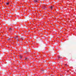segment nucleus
Returning <instances> with one entry per match:
<instances>
[{
  "instance_id": "13",
  "label": "nucleus",
  "mask_w": 76,
  "mask_h": 76,
  "mask_svg": "<svg viewBox=\"0 0 76 76\" xmlns=\"http://www.w3.org/2000/svg\"><path fill=\"white\" fill-rule=\"evenodd\" d=\"M22 58V56H20V58Z\"/></svg>"
},
{
  "instance_id": "15",
  "label": "nucleus",
  "mask_w": 76,
  "mask_h": 76,
  "mask_svg": "<svg viewBox=\"0 0 76 76\" xmlns=\"http://www.w3.org/2000/svg\"><path fill=\"white\" fill-rule=\"evenodd\" d=\"M22 39H24L23 37H22Z\"/></svg>"
},
{
  "instance_id": "3",
  "label": "nucleus",
  "mask_w": 76,
  "mask_h": 76,
  "mask_svg": "<svg viewBox=\"0 0 76 76\" xmlns=\"http://www.w3.org/2000/svg\"><path fill=\"white\" fill-rule=\"evenodd\" d=\"M50 51H52V50H53V48H52L50 49Z\"/></svg>"
},
{
  "instance_id": "9",
  "label": "nucleus",
  "mask_w": 76,
  "mask_h": 76,
  "mask_svg": "<svg viewBox=\"0 0 76 76\" xmlns=\"http://www.w3.org/2000/svg\"><path fill=\"white\" fill-rule=\"evenodd\" d=\"M61 58L60 56H58V58Z\"/></svg>"
},
{
  "instance_id": "12",
  "label": "nucleus",
  "mask_w": 76,
  "mask_h": 76,
  "mask_svg": "<svg viewBox=\"0 0 76 76\" xmlns=\"http://www.w3.org/2000/svg\"><path fill=\"white\" fill-rule=\"evenodd\" d=\"M28 58H25V59H26V60H27V59H28Z\"/></svg>"
},
{
  "instance_id": "16",
  "label": "nucleus",
  "mask_w": 76,
  "mask_h": 76,
  "mask_svg": "<svg viewBox=\"0 0 76 76\" xmlns=\"http://www.w3.org/2000/svg\"><path fill=\"white\" fill-rule=\"evenodd\" d=\"M61 63H62V61L61 62Z\"/></svg>"
},
{
  "instance_id": "14",
  "label": "nucleus",
  "mask_w": 76,
  "mask_h": 76,
  "mask_svg": "<svg viewBox=\"0 0 76 76\" xmlns=\"http://www.w3.org/2000/svg\"><path fill=\"white\" fill-rule=\"evenodd\" d=\"M12 31H14V29H12Z\"/></svg>"
},
{
  "instance_id": "7",
  "label": "nucleus",
  "mask_w": 76,
  "mask_h": 76,
  "mask_svg": "<svg viewBox=\"0 0 76 76\" xmlns=\"http://www.w3.org/2000/svg\"><path fill=\"white\" fill-rule=\"evenodd\" d=\"M41 71H42L43 72V73H44V69L41 70Z\"/></svg>"
},
{
  "instance_id": "5",
  "label": "nucleus",
  "mask_w": 76,
  "mask_h": 76,
  "mask_svg": "<svg viewBox=\"0 0 76 76\" xmlns=\"http://www.w3.org/2000/svg\"><path fill=\"white\" fill-rule=\"evenodd\" d=\"M53 7L52 6H51V7H50V8L51 9V10H52V9H53Z\"/></svg>"
},
{
  "instance_id": "19",
  "label": "nucleus",
  "mask_w": 76,
  "mask_h": 76,
  "mask_svg": "<svg viewBox=\"0 0 76 76\" xmlns=\"http://www.w3.org/2000/svg\"><path fill=\"white\" fill-rule=\"evenodd\" d=\"M30 52H31V51H30Z\"/></svg>"
},
{
  "instance_id": "11",
  "label": "nucleus",
  "mask_w": 76,
  "mask_h": 76,
  "mask_svg": "<svg viewBox=\"0 0 76 76\" xmlns=\"http://www.w3.org/2000/svg\"><path fill=\"white\" fill-rule=\"evenodd\" d=\"M16 39H17V41H18V38H16Z\"/></svg>"
},
{
  "instance_id": "8",
  "label": "nucleus",
  "mask_w": 76,
  "mask_h": 76,
  "mask_svg": "<svg viewBox=\"0 0 76 76\" xmlns=\"http://www.w3.org/2000/svg\"><path fill=\"white\" fill-rule=\"evenodd\" d=\"M15 38L16 39V38H18V37L17 36L16 37H15Z\"/></svg>"
},
{
  "instance_id": "17",
  "label": "nucleus",
  "mask_w": 76,
  "mask_h": 76,
  "mask_svg": "<svg viewBox=\"0 0 76 76\" xmlns=\"http://www.w3.org/2000/svg\"><path fill=\"white\" fill-rule=\"evenodd\" d=\"M37 54H39V53H37Z\"/></svg>"
},
{
  "instance_id": "4",
  "label": "nucleus",
  "mask_w": 76,
  "mask_h": 76,
  "mask_svg": "<svg viewBox=\"0 0 76 76\" xmlns=\"http://www.w3.org/2000/svg\"><path fill=\"white\" fill-rule=\"evenodd\" d=\"M43 9H47V8L45 6L43 7Z\"/></svg>"
},
{
  "instance_id": "6",
  "label": "nucleus",
  "mask_w": 76,
  "mask_h": 76,
  "mask_svg": "<svg viewBox=\"0 0 76 76\" xmlns=\"http://www.w3.org/2000/svg\"><path fill=\"white\" fill-rule=\"evenodd\" d=\"M9 4V2H7L6 3V4H7V5H8V4Z\"/></svg>"
},
{
  "instance_id": "2",
  "label": "nucleus",
  "mask_w": 76,
  "mask_h": 76,
  "mask_svg": "<svg viewBox=\"0 0 76 76\" xmlns=\"http://www.w3.org/2000/svg\"><path fill=\"white\" fill-rule=\"evenodd\" d=\"M38 0H34V3H36V2H38Z\"/></svg>"
},
{
  "instance_id": "20",
  "label": "nucleus",
  "mask_w": 76,
  "mask_h": 76,
  "mask_svg": "<svg viewBox=\"0 0 76 76\" xmlns=\"http://www.w3.org/2000/svg\"><path fill=\"white\" fill-rule=\"evenodd\" d=\"M65 65H66V64H65Z\"/></svg>"
},
{
  "instance_id": "1",
  "label": "nucleus",
  "mask_w": 76,
  "mask_h": 76,
  "mask_svg": "<svg viewBox=\"0 0 76 76\" xmlns=\"http://www.w3.org/2000/svg\"><path fill=\"white\" fill-rule=\"evenodd\" d=\"M9 31H10L11 32V31H12V28H9Z\"/></svg>"
},
{
  "instance_id": "10",
  "label": "nucleus",
  "mask_w": 76,
  "mask_h": 76,
  "mask_svg": "<svg viewBox=\"0 0 76 76\" xmlns=\"http://www.w3.org/2000/svg\"><path fill=\"white\" fill-rule=\"evenodd\" d=\"M10 38H8V39H7V40H10Z\"/></svg>"
},
{
  "instance_id": "18",
  "label": "nucleus",
  "mask_w": 76,
  "mask_h": 76,
  "mask_svg": "<svg viewBox=\"0 0 76 76\" xmlns=\"http://www.w3.org/2000/svg\"><path fill=\"white\" fill-rule=\"evenodd\" d=\"M19 7V8H20V7Z\"/></svg>"
}]
</instances>
